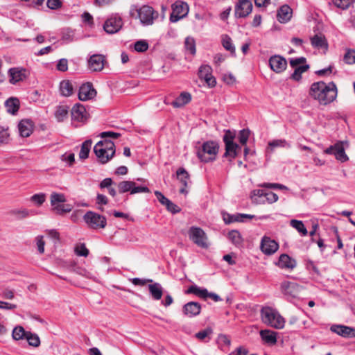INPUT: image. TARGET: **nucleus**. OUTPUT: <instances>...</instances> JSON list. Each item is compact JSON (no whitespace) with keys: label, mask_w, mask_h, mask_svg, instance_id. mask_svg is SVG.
Masks as SVG:
<instances>
[{"label":"nucleus","mask_w":355,"mask_h":355,"mask_svg":"<svg viewBox=\"0 0 355 355\" xmlns=\"http://www.w3.org/2000/svg\"><path fill=\"white\" fill-rule=\"evenodd\" d=\"M309 94L320 105H327L336 100L338 89L336 85L332 81L328 83L318 81L311 84Z\"/></svg>","instance_id":"f257e3e1"},{"label":"nucleus","mask_w":355,"mask_h":355,"mask_svg":"<svg viewBox=\"0 0 355 355\" xmlns=\"http://www.w3.org/2000/svg\"><path fill=\"white\" fill-rule=\"evenodd\" d=\"M260 316L264 324L276 329H282L285 326V319L277 309L271 306H263L260 311Z\"/></svg>","instance_id":"f03ea898"},{"label":"nucleus","mask_w":355,"mask_h":355,"mask_svg":"<svg viewBox=\"0 0 355 355\" xmlns=\"http://www.w3.org/2000/svg\"><path fill=\"white\" fill-rule=\"evenodd\" d=\"M130 15L132 17L139 18L144 26H149L153 24L159 14L150 6L144 5L138 8L133 5L130 8Z\"/></svg>","instance_id":"7ed1b4c3"},{"label":"nucleus","mask_w":355,"mask_h":355,"mask_svg":"<svg viewBox=\"0 0 355 355\" xmlns=\"http://www.w3.org/2000/svg\"><path fill=\"white\" fill-rule=\"evenodd\" d=\"M219 146L214 141L204 142L197 151V156L202 162H213L218 153Z\"/></svg>","instance_id":"20e7f679"},{"label":"nucleus","mask_w":355,"mask_h":355,"mask_svg":"<svg viewBox=\"0 0 355 355\" xmlns=\"http://www.w3.org/2000/svg\"><path fill=\"white\" fill-rule=\"evenodd\" d=\"M189 239L197 246L207 249L209 247L208 237L205 232L200 227L191 226L187 232Z\"/></svg>","instance_id":"39448f33"},{"label":"nucleus","mask_w":355,"mask_h":355,"mask_svg":"<svg viewBox=\"0 0 355 355\" xmlns=\"http://www.w3.org/2000/svg\"><path fill=\"white\" fill-rule=\"evenodd\" d=\"M83 220L87 227L92 230L104 229L107 225L106 218L92 211L85 214Z\"/></svg>","instance_id":"423d86ee"},{"label":"nucleus","mask_w":355,"mask_h":355,"mask_svg":"<svg viewBox=\"0 0 355 355\" xmlns=\"http://www.w3.org/2000/svg\"><path fill=\"white\" fill-rule=\"evenodd\" d=\"M118 189L120 193L130 192L131 195L139 193H150V189L146 186H138L133 181L125 180L118 184Z\"/></svg>","instance_id":"0eeeda50"},{"label":"nucleus","mask_w":355,"mask_h":355,"mask_svg":"<svg viewBox=\"0 0 355 355\" xmlns=\"http://www.w3.org/2000/svg\"><path fill=\"white\" fill-rule=\"evenodd\" d=\"M123 21L119 14H112L103 24L104 31L108 34L118 33L123 27Z\"/></svg>","instance_id":"6e6552de"},{"label":"nucleus","mask_w":355,"mask_h":355,"mask_svg":"<svg viewBox=\"0 0 355 355\" xmlns=\"http://www.w3.org/2000/svg\"><path fill=\"white\" fill-rule=\"evenodd\" d=\"M189 12V6L187 3L177 1L172 5V12L170 16V21L173 23L177 22L184 17Z\"/></svg>","instance_id":"1a4fd4ad"},{"label":"nucleus","mask_w":355,"mask_h":355,"mask_svg":"<svg viewBox=\"0 0 355 355\" xmlns=\"http://www.w3.org/2000/svg\"><path fill=\"white\" fill-rule=\"evenodd\" d=\"M252 3L249 0H239L234 7V15L236 18H245L252 10Z\"/></svg>","instance_id":"9d476101"},{"label":"nucleus","mask_w":355,"mask_h":355,"mask_svg":"<svg viewBox=\"0 0 355 355\" xmlns=\"http://www.w3.org/2000/svg\"><path fill=\"white\" fill-rule=\"evenodd\" d=\"M9 82L12 85H16L26 80L28 76V71L22 67H12L8 71Z\"/></svg>","instance_id":"9b49d317"},{"label":"nucleus","mask_w":355,"mask_h":355,"mask_svg":"<svg viewBox=\"0 0 355 355\" xmlns=\"http://www.w3.org/2000/svg\"><path fill=\"white\" fill-rule=\"evenodd\" d=\"M324 153L334 155L336 159L341 162H347L349 159L346 155L342 143H336L324 150Z\"/></svg>","instance_id":"f8f14e48"},{"label":"nucleus","mask_w":355,"mask_h":355,"mask_svg":"<svg viewBox=\"0 0 355 355\" xmlns=\"http://www.w3.org/2000/svg\"><path fill=\"white\" fill-rule=\"evenodd\" d=\"M268 62L271 70L277 73H282L287 67L286 60L279 55H272Z\"/></svg>","instance_id":"ddd939ff"},{"label":"nucleus","mask_w":355,"mask_h":355,"mask_svg":"<svg viewBox=\"0 0 355 355\" xmlns=\"http://www.w3.org/2000/svg\"><path fill=\"white\" fill-rule=\"evenodd\" d=\"M78 96L80 101H87L96 96V91L91 83H86L80 87Z\"/></svg>","instance_id":"4468645a"},{"label":"nucleus","mask_w":355,"mask_h":355,"mask_svg":"<svg viewBox=\"0 0 355 355\" xmlns=\"http://www.w3.org/2000/svg\"><path fill=\"white\" fill-rule=\"evenodd\" d=\"M198 76L200 79H203L209 87L216 86V80L212 76V69L209 65H202L198 71Z\"/></svg>","instance_id":"2eb2a0df"},{"label":"nucleus","mask_w":355,"mask_h":355,"mask_svg":"<svg viewBox=\"0 0 355 355\" xmlns=\"http://www.w3.org/2000/svg\"><path fill=\"white\" fill-rule=\"evenodd\" d=\"M260 248L265 254L272 255L278 250L279 244L275 240L265 236L261 239Z\"/></svg>","instance_id":"dca6fc26"},{"label":"nucleus","mask_w":355,"mask_h":355,"mask_svg":"<svg viewBox=\"0 0 355 355\" xmlns=\"http://www.w3.org/2000/svg\"><path fill=\"white\" fill-rule=\"evenodd\" d=\"M106 62L105 57L102 54H94L88 60V68L92 71H101Z\"/></svg>","instance_id":"f3484780"},{"label":"nucleus","mask_w":355,"mask_h":355,"mask_svg":"<svg viewBox=\"0 0 355 355\" xmlns=\"http://www.w3.org/2000/svg\"><path fill=\"white\" fill-rule=\"evenodd\" d=\"M281 289L284 295L296 297L301 291V286L295 282H284L281 284Z\"/></svg>","instance_id":"a211bd4d"},{"label":"nucleus","mask_w":355,"mask_h":355,"mask_svg":"<svg viewBox=\"0 0 355 355\" xmlns=\"http://www.w3.org/2000/svg\"><path fill=\"white\" fill-rule=\"evenodd\" d=\"M102 142H98L94 147V152L98 158V162L105 164L107 163L113 157H111L110 151L103 148Z\"/></svg>","instance_id":"6ab92c4d"},{"label":"nucleus","mask_w":355,"mask_h":355,"mask_svg":"<svg viewBox=\"0 0 355 355\" xmlns=\"http://www.w3.org/2000/svg\"><path fill=\"white\" fill-rule=\"evenodd\" d=\"M201 304L196 302H189L182 307V311L185 315L193 318L198 315L201 312Z\"/></svg>","instance_id":"aec40b11"},{"label":"nucleus","mask_w":355,"mask_h":355,"mask_svg":"<svg viewBox=\"0 0 355 355\" xmlns=\"http://www.w3.org/2000/svg\"><path fill=\"white\" fill-rule=\"evenodd\" d=\"M332 332L344 338H355V329L345 325H332L330 328Z\"/></svg>","instance_id":"412c9836"},{"label":"nucleus","mask_w":355,"mask_h":355,"mask_svg":"<svg viewBox=\"0 0 355 355\" xmlns=\"http://www.w3.org/2000/svg\"><path fill=\"white\" fill-rule=\"evenodd\" d=\"M34 128V123L31 119H22L18 124V129L20 136L23 137H29Z\"/></svg>","instance_id":"4be33fe9"},{"label":"nucleus","mask_w":355,"mask_h":355,"mask_svg":"<svg viewBox=\"0 0 355 355\" xmlns=\"http://www.w3.org/2000/svg\"><path fill=\"white\" fill-rule=\"evenodd\" d=\"M71 119L73 121L83 122L86 119V110L80 103H76L71 109Z\"/></svg>","instance_id":"5701e85b"},{"label":"nucleus","mask_w":355,"mask_h":355,"mask_svg":"<svg viewBox=\"0 0 355 355\" xmlns=\"http://www.w3.org/2000/svg\"><path fill=\"white\" fill-rule=\"evenodd\" d=\"M293 10L288 5H283L277 10V18L280 23H286L292 17Z\"/></svg>","instance_id":"b1692460"},{"label":"nucleus","mask_w":355,"mask_h":355,"mask_svg":"<svg viewBox=\"0 0 355 355\" xmlns=\"http://www.w3.org/2000/svg\"><path fill=\"white\" fill-rule=\"evenodd\" d=\"M149 293L154 300H161L163 295V287L158 282L150 283L148 285Z\"/></svg>","instance_id":"393cba45"},{"label":"nucleus","mask_w":355,"mask_h":355,"mask_svg":"<svg viewBox=\"0 0 355 355\" xmlns=\"http://www.w3.org/2000/svg\"><path fill=\"white\" fill-rule=\"evenodd\" d=\"M177 177L182 184L183 187L180 189V193L183 194L187 193V187L189 180V175L188 172L184 168H180L177 172Z\"/></svg>","instance_id":"a878e982"},{"label":"nucleus","mask_w":355,"mask_h":355,"mask_svg":"<svg viewBox=\"0 0 355 355\" xmlns=\"http://www.w3.org/2000/svg\"><path fill=\"white\" fill-rule=\"evenodd\" d=\"M311 45L316 49L324 51L328 49V43L325 37L322 34H316L311 38Z\"/></svg>","instance_id":"bb28decb"},{"label":"nucleus","mask_w":355,"mask_h":355,"mask_svg":"<svg viewBox=\"0 0 355 355\" xmlns=\"http://www.w3.org/2000/svg\"><path fill=\"white\" fill-rule=\"evenodd\" d=\"M278 266L282 268L293 269L296 266V261L288 254H282L279 258Z\"/></svg>","instance_id":"cd10ccee"},{"label":"nucleus","mask_w":355,"mask_h":355,"mask_svg":"<svg viewBox=\"0 0 355 355\" xmlns=\"http://www.w3.org/2000/svg\"><path fill=\"white\" fill-rule=\"evenodd\" d=\"M191 101V95L187 92H182L178 97L171 103L174 107H181L188 104Z\"/></svg>","instance_id":"c85d7f7f"},{"label":"nucleus","mask_w":355,"mask_h":355,"mask_svg":"<svg viewBox=\"0 0 355 355\" xmlns=\"http://www.w3.org/2000/svg\"><path fill=\"white\" fill-rule=\"evenodd\" d=\"M277 333L269 329H264L260 331L261 339L268 345H275L277 343Z\"/></svg>","instance_id":"c756f323"},{"label":"nucleus","mask_w":355,"mask_h":355,"mask_svg":"<svg viewBox=\"0 0 355 355\" xmlns=\"http://www.w3.org/2000/svg\"><path fill=\"white\" fill-rule=\"evenodd\" d=\"M186 294H193L200 299L206 300V295L207 294V289L200 287L196 284L190 286L185 291Z\"/></svg>","instance_id":"7c9ffc66"},{"label":"nucleus","mask_w":355,"mask_h":355,"mask_svg":"<svg viewBox=\"0 0 355 355\" xmlns=\"http://www.w3.org/2000/svg\"><path fill=\"white\" fill-rule=\"evenodd\" d=\"M60 91L61 95L69 97L73 93V86L72 83L69 80H64L60 83Z\"/></svg>","instance_id":"2f4dec72"},{"label":"nucleus","mask_w":355,"mask_h":355,"mask_svg":"<svg viewBox=\"0 0 355 355\" xmlns=\"http://www.w3.org/2000/svg\"><path fill=\"white\" fill-rule=\"evenodd\" d=\"M241 147L236 143L227 144L225 145V157H230V160L232 161L237 155V150H240Z\"/></svg>","instance_id":"473e14b6"},{"label":"nucleus","mask_w":355,"mask_h":355,"mask_svg":"<svg viewBox=\"0 0 355 355\" xmlns=\"http://www.w3.org/2000/svg\"><path fill=\"white\" fill-rule=\"evenodd\" d=\"M8 112L15 114L19 109V101L17 98H10L5 103Z\"/></svg>","instance_id":"72a5a7b5"},{"label":"nucleus","mask_w":355,"mask_h":355,"mask_svg":"<svg viewBox=\"0 0 355 355\" xmlns=\"http://www.w3.org/2000/svg\"><path fill=\"white\" fill-rule=\"evenodd\" d=\"M275 148H290L291 144L284 139H274L268 142V149L273 151Z\"/></svg>","instance_id":"f704fd0d"},{"label":"nucleus","mask_w":355,"mask_h":355,"mask_svg":"<svg viewBox=\"0 0 355 355\" xmlns=\"http://www.w3.org/2000/svg\"><path fill=\"white\" fill-rule=\"evenodd\" d=\"M10 214L17 219L21 220L34 215V213L33 211H30L26 208H21L11 210Z\"/></svg>","instance_id":"c9c22d12"},{"label":"nucleus","mask_w":355,"mask_h":355,"mask_svg":"<svg viewBox=\"0 0 355 355\" xmlns=\"http://www.w3.org/2000/svg\"><path fill=\"white\" fill-rule=\"evenodd\" d=\"M213 330L211 327H207L195 334V338L200 341L208 342L211 340Z\"/></svg>","instance_id":"e433bc0d"},{"label":"nucleus","mask_w":355,"mask_h":355,"mask_svg":"<svg viewBox=\"0 0 355 355\" xmlns=\"http://www.w3.org/2000/svg\"><path fill=\"white\" fill-rule=\"evenodd\" d=\"M266 191L263 189L254 190L252 195V200L256 204H265L266 199L265 195Z\"/></svg>","instance_id":"4c0bfd02"},{"label":"nucleus","mask_w":355,"mask_h":355,"mask_svg":"<svg viewBox=\"0 0 355 355\" xmlns=\"http://www.w3.org/2000/svg\"><path fill=\"white\" fill-rule=\"evenodd\" d=\"M92 144V141L91 139H87L82 144L79 153V158L80 159H85L89 157Z\"/></svg>","instance_id":"58836bf2"},{"label":"nucleus","mask_w":355,"mask_h":355,"mask_svg":"<svg viewBox=\"0 0 355 355\" xmlns=\"http://www.w3.org/2000/svg\"><path fill=\"white\" fill-rule=\"evenodd\" d=\"M290 225L295 228L302 236H305L308 234V231L302 220L293 219L290 221Z\"/></svg>","instance_id":"ea45409f"},{"label":"nucleus","mask_w":355,"mask_h":355,"mask_svg":"<svg viewBox=\"0 0 355 355\" xmlns=\"http://www.w3.org/2000/svg\"><path fill=\"white\" fill-rule=\"evenodd\" d=\"M51 207L52 211L58 215H62L71 211V205H64L63 203H58L56 205H51Z\"/></svg>","instance_id":"a19ab883"},{"label":"nucleus","mask_w":355,"mask_h":355,"mask_svg":"<svg viewBox=\"0 0 355 355\" xmlns=\"http://www.w3.org/2000/svg\"><path fill=\"white\" fill-rule=\"evenodd\" d=\"M228 239L236 246H240L243 242L241 235L240 232L237 230H232L229 232Z\"/></svg>","instance_id":"79ce46f5"},{"label":"nucleus","mask_w":355,"mask_h":355,"mask_svg":"<svg viewBox=\"0 0 355 355\" xmlns=\"http://www.w3.org/2000/svg\"><path fill=\"white\" fill-rule=\"evenodd\" d=\"M222 44L223 46L232 54L235 53V46L232 43L231 37L228 35H222Z\"/></svg>","instance_id":"37998d69"},{"label":"nucleus","mask_w":355,"mask_h":355,"mask_svg":"<svg viewBox=\"0 0 355 355\" xmlns=\"http://www.w3.org/2000/svg\"><path fill=\"white\" fill-rule=\"evenodd\" d=\"M68 110V107L65 105L58 106L55 112V116L57 119V120L58 121H64L67 117Z\"/></svg>","instance_id":"c03bdc74"},{"label":"nucleus","mask_w":355,"mask_h":355,"mask_svg":"<svg viewBox=\"0 0 355 355\" xmlns=\"http://www.w3.org/2000/svg\"><path fill=\"white\" fill-rule=\"evenodd\" d=\"M309 69V65H301L300 67L294 68V72L291 74V78L299 81L302 78V74Z\"/></svg>","instance_id":"a18cd8bd"},{"label":"nucleus","mask_w":355,"mask_h":355,"mask_svg":"<svg viewBox=\"0 0 355 355\" xmlns=\"http://www.w3.org/2000/svg\"><path fill=\"white\" fill-rule=\"evenodd\" d=\"M27 332L21 326H17L14 328L12 334V338L15 340H19L23 338H26Z\"/></svg>","instance_id":"49530a36"},{"label":"nucleus","mask_w":355,"mask_h":355,"mask_svg":"<svg viewBox=\"0 0 355 355\" xmlns=\"http://www.w3.org/2000/svg\"><path fill=\"white\" fill-rule=\"evenodd\" d=\"M51 205H56L58 203H64L67 201L64 194L53 192L51 194Z\"/></svg>","instance_id":"de8ad7c7"},{"label":"nucleus","mask_w":355,"mask_h":355,"mask_svg":"<svg viewBox=\"0 0 355 355\" xmlns=\"http://www.w3.org/2000/svg\"><path fill=\"white\" fill-rule=\"evenodd\" d=\"M184 47L187 51L192 55H195L196 53V41L193 37H187L184 41Z\"/></svg>","instance_id":"09e8293b"},{"label":"nucleus","mask_w":355,"mask_h":355,"mask_svg":"<svg viewBox=\"0 0 355 355\" xmlns=\"http://www.w3.org/2000/svg\"><path fill=\"white\" fill-rule=\"evenodd\" d=\"M343 61L347 64H355V49H347L343 56Z\"/></svg>","instance_id":"8fccbe9b"},{"label":"nucleus","mask_w":355,"mask_h":355,"mask_svg":"<svg viewBox=\"0 0 355 355\" xmlns=\"http://www.w3.org/2000/svg\"><path fill=\"white\" fill-rule=\"evenodd\" d=\"M30 200L35 205L40 207L46 200V194L44 193L34 194L31 197Z\"/></svg>","instance_id":"3c124183"},{"label":"nucleus","mask_w":355,"mask_h":355,"mask_svg":"<svg viewBox=\"0 0 355 355\" xmlns=\"http://www.w3.org/2000/svg\"><path fill=\"white\" fill-rule=\"evenodd\" d=\"M26 339L27 340L28 344L31 346L38 347L40 345V338L35 334H33L30 331L27 332Z\"/></svg>","instance_id":"603ef678"},{"label":"nucleus","mask_w":355,"mask_h":355,"mask_svg":"<svg viewBox=\"0 0 355 355\" xmlns=\"http://www.w3.org/2000/svg\"><path fill=\"white\" fill-rule=\"evenodd\" d=\"M74 252L76 255L80 257H87L89 254V250L86 248L85 243H78L75 246Z\"/></svg>","instance_id":"864d4df0"},{"label":"nucleus","mask_w":355,"mask_h":355,"mask_svg":"<svg viewBox=\"0 0 355 355\" xmlns=\"http://www.w3.org/2000/svg\"><path fill=\"white\" fill-rule=\"evenodd\" d=\"M98 142H102V148L105 150L110 151L111 157H114L115 154V146L114 142L111 140L105 139L103 141H99Z\"/></svg>","instance_id":"5fc2aeb1"},{"label":"nucleus","mask_w":355,"mask_h":355,"mask_svg":"<svg viewBox=\"0 0 355 355\" xmlns=\"http://www.w3.org/2000/svg\"><path fill=\"white\" fill-rule=\"evenodd\" d=\"M352 2V0H332L333 4L342 10L347 9Z\"/></svg>","instance_id":"6e6d98bb"},{"label":"nucleus","mask_w":355,"mask_h":355,"mask_svg":"<svg viewBox=\"0 0 355 355\" xmlns=\"http://www.w3.org/2000/svg\"><path fill=\"white\" fill-rule=\"evenodd\" d=\"M134 48L137 52H145L148 49V44L146 40H139L135 43Z\"/></svg>","instance_id":"4d7b16f0"},{"label":"nucleus","mask_w":355,"mask_h":355,"mask_svg":"<svg viewBox=\"0 0 355 355\" xmlns=\"http://www.w3.org/2000/svg\"><path fill=\"white\" fill-rule=\"evenodd\" d=\"M250 137V130L248 129H243L239 132V141L242 145H245Z\"/></svg>","instance_id":"13d9d810"},{"label":"nucleus","mask_w":355,"mask_h":355,"mask_svg":"<svg viewBox=\"0 0 355 355\" xmlns=\"http://www.w3.org/2000/svg\"><path fill=\"white\" fill-rule=\"evenodd\" d=\"M306 62V58L304 57L291 58L290 60V65L293 68H296L300 67L302 65H304V64Z\"/></svg>","instance_id":"bf43d9fd"},{"label":"nucleus","mask_w":355,"mask_h":355,"mask_svg":"<svg viewBox=\"0 0 355 355\" xmlns=\"http://www.w3.org/2000/svg\"><path fill=\"white\" fill-rule=\"evenodd\" d=\"M61 159L63 162L68 163L69 166H72L75 162V155L74 153H64L62 155Z\"/></svg>","instance_id":"052dcab7"},{"label":"nucleus","mask_w":355,"mask_h":355,"mask_svg":"<svg viewBox=\"0 0 355 355\" xmlns=\"http://www.w3.org/2000/svg\"><path fill=\"white\" fill-rule=\"evenodd\" d=\"M10 135L7 130L0 127V145L8 144Z\"/></svg>","instance_id":"680f3d73"},{"label":"nucleus","mask_w":355,"mask_h":355,"mask_svg":"<svg viewBox=\"0 0 355 355\" xmlns=\"http://www.w3.org/2000/svg\"><path fill=\"white\" fill-rule=\"evenodd\" d=\"M36 240V245L37 248V250L40 254H43L44 252V245L45 242L44 241V236H37L35 239Z\"/></svg>","instance_id":"e2e57ef3"},{"label":"nucleus","mask_w":355,"mask_h":355,"mask_svg":"<svg viewBox=\"0 0 355 355\" xmlns=\"http://www.w3.org/2000/svg\"><path fill=\"white\" fill-rule=\"evenodd\" d=\"M62 2L61 0H47L46 6L51 10H56L62 7Z\"/></svg>","instance_id":"0e129e2a"},{"label":"nucleus","mask_w":355,"mask_h":355,"mask_svg":"<svg viewBox=\"0 0 355 355\" xmlns=\"http://www.w3.org/2000/svg\"><path fill=\"white\" fill-rule=\"evenodd\" d=\"M130 281L135 286H144L147 283H153V279H140L138 277L132 278Z\"/></svg>","instance_id":"69168bd1"},{"label":"nucleus","mask_w":355,"mask_h":355,"mask_svg":"<svg viewBox=\"0 0 355 355\" xmlns=\"http://www.w3.org/2000/svg\"><path fill=\"white\" fill-rule=\"evenodd\" d=\"M264 195L266 199V202L269 204L274 203L277 202L279 199L278 196L275 193H273L272 191H266V193Z\"/></svg>","instance_id":"338daca9"},{"label":"nucleus","mask_w":355,"mask_h":355,"mask_svg":"<svg viewBox=\"0 0 355 355\" xmlns=\"http://www.w3.org/2000/svg\"><path fill=\"white\" fill-rule=\"evenodd\" d=\"M57 69L60 71H66L68 69V61L67 59H60L57 64Z\"/></svg>","instance_id":"774afa93"}]
</instances>
